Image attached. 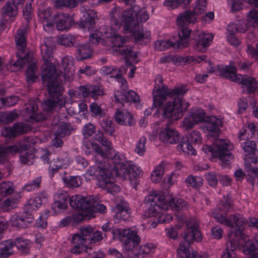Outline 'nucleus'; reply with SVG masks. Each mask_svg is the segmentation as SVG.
<instances>
[{"label": "nucleus", "instance_id": "2eb2a0df", "mask_svg": "<svg viewBox=\"0 0 258 258\" xmlns=\"http://www.w3.org/2000/svg\"><path fill=\"white\" fill-rule=\"evenodd\" d=\"M198 36L196 38V44L195 49L199 52H205L211 43L214 36L211 33L198 32Z\"/></svg>", "mask_w": 258, "mask_h": 258}, {"label": "nucleus", "instance_id": "f03ea898", "mask_svg": "<svg viewBox=\"0 0 258 258\" xmlns=\"http://www.w3.org/2000/svg\"><path fill=\"white\" fill-rule=\"evenodd\" d=\"M41 53L44 61L42 72V80L47 87L50 96L55 97L61 95L62 87L59 79L60 71L56 69L55 61L52 62V56L51 48L46 44L40 46Z\"/></svg>", "mask_w": 258, "mask_h": 258}, {"label": "nucleus", "instance_id": "bf43d9fd", "mask_svg": "<svg viewBox=\"0 0 258 258\" xmlns=\"http://www.w3.org/2000/svg\"><path fill=\"white\" fill-rule=\"evenodd\" d=\"M175 174L172 172L169 175H167L163 179V181L161 184V187L163 190V192L167 191L171 186H172L174 183V177Z\"/></svg>", "mask_w": 258, "mask_h": 258}, {"label": "nucleus", "instance_id": "c756f323", "mask_svg": "<svg viewBox=\"0 0 258 258\" xmlns=\"http://www.w3.org/2000/svg\"><path fill=\"white\" fill-rule=\"evenodd\" d=\"M197 20V17L191 11H185L180 14L177 18V24L184 27L190 23H194Z\"/></svg>", "mask_w": 258, "mask_h": 258}, {"label": "nucleus", "instance_id": "2f4dec72", "mask_svg": "<svg viewBox=\"0 0 258 258\" xmlns=\"http://www.w3.org/2000/svg\"><path fill=\"white\" fill-rule=\"evenodd\" d=\"M242 244V243L238 242L237 240H232V238H229V241L226 243V248L223 251L221 258H235L234 251Z\"/></svg>", "mask_w": 258, "mask_h": 258}, {"label": "nucleus", "instance_id": "8fccbe9b", "mask_svg": "<svg viewBox=\"0 0 258 258\" xmlns=\"http://www.w3.org/2000/svg\"><path fill=\"white\" fill-rule=\"evenodd\" d=\"M78 2L77 0H55L54 6L59 9L63 7L74 8L78 6Z\"/></svg>", "mask_w": 258, "mask_h": 258}, {"label": "nucleus", "instance_id": "4be33fe9", "mask_svg": "<svg viewBox=\"0 0 258 258\" xmlns=\"http://www.w3.org/2000/svg\"><path fill=\"white\" fill-rule=\"evenodd\" d=\"M56 27L59 31L68 30L72 23L73 19L68 14L58 13L54 16Z\"/></svg>", "mask_w": 258, "mask_h": 258}, {"label": "nucleus", "instance_id": "412c9836", "mask_svg": "<svg viewBox=\"0 0 258 258\" xmlns=\"http://www.w3.org/2000/svg\"><path fill=\"white\" fill-rule=\"evenodd\" d=\"M241 147L245 152V156H249L252 163L258 162V151L254 141L247 140L241 144Z\"/></svg>", "mask_w": 258, "mask_h": 258}, {"label": "nucleus", "instance_id": "09e8293b", "mask_svg": "<svg viewBox=\"0 0 258 258\" xmlns=\"http://www.w3.org/2000/svg\"><path fill=\"white\" fill-rule=\"evenodd\" d=\"M63 181L66 186L70 188L77 187L82 183L81 178L79 176L63 178Z\"/></svg>", "mask_w": 258, "mask_h": 258}, {"label": "nucleus", "instance_id": "aec40b11", "mask_svg": "<svg viewBox=\"0 0 258 258\" xmlns=\"http://www.w3.org/2000/svg\"><path fill=\"white\" fill-rule=\"evenodd\" d=\"M51 10L48 7H40L37 12L39 21L43 24L46 31H49L52 27L50 20L52 13Z\"/></svg>", "mask_w": 258, "mask_h": 258}, {"label": "nucleus", "instance_id": "cd10ccee", "mask_svg": "<svg viewBox=\"0 0 258 258\" xmlns=\"http://www.w3.org/2000/svg\"><path fill=\"white\" fill-rule=\"evenodd\" d=\"M67 195H56L54 198L52 209L56 214L63 212L68 207Z\"/></svg>", "mask_w": 258, "mask_h": 258}, {"label": "nucleus", "instance_id": "e433bc0d", "mask_svg": "<svg viewBox=\"0 0 258 258\" xmlns=\"http://www.w3.org/2000/svg\"><path fill=\"white\" fill-rule=\"evenodd\" d=\"M251 25H249L247 20L242 19L236 21L234 23H232L228 25L230 31H235L236 32L244 33L249 28Z\"/></svg>", "mask_w": 258, "mask_h": 258}, {"label": "nucleus", "instance_id": "7c9ffc66", "mask_svg": "<svg viewBox=\"0 0 258 258\" xmlns=\"http://www.w3.org/2000/svg\"><path fill=\"white\" fill-rule=\"evenodd\" d=\"M21 198L20 195H14L8 198L4 197L1 200V209L7 212L14 209Z\"/></svg>", "mask_w": 258, "mask_h": 258}, {"label": "nucleus", "instance_id": "1a4fd4ad", "mask_svg": "<svg viewBox=\"0 0 258 258\" xmlns=\"http://www.w3.org/2000/svg\"><path fill=\"white\" fill-rule=\"evenodd\" d=\"M233 148V145L228 140L218 139L215 141L213 147L207 145H204L202 150L206 153H211L215 157H218L221 165L225 167L229 164V161L233 158L229 151Z\"/></svg>", "mask_w": 258, "mask_h": 258}, {"label": "nucleus", "instance_id": "bb28decb", "mask_svg": "<svg viewBox=\"0 0 258 258\" xmlns=\"http://www.w3.org/2000/svg\"><path fill=\"white\" fill-rule=\"evenodd\" d=\"M84 20L80 21V26L84 29L89 31L93 28L95 20L97 18L96 12L93 10H86L85 14H84Z\"/></svg>", "mask_w": 258, "mask_h": 258}, {"label": "nucleus", "instance_id": "0e129e2a", "mask_svg": "<svg viewBox=\"0 0 258 258\" xmlns=\"http://www.w3.org/2000/svg\"><path fill=\"white\" fill-rule=\"evenodd\" d=\"M19 148L15 145L7 146L6 147L0 146V157L8 156L18 152Z\"/></svg>", "mask_w": 258, "mask_h": 258}, {"label": "nucleus", "instance_id": "13d9d810", "mask_svg": "<svg viewBox=\"0 0 258 258\" xmlns=\"http://www.w3.org/2000/svg\"><path fill=\"white\" fill-rule=\"evenodd\" d=\"M247 168V179L252 185H253L256 179L258 177V169L256 167L249 166L245 164Z\"/></svg>", "mask_w": 258, "mask_h": 258}, {"label": "nucleus", "instance_id": "79ce46f5", "mask_svg": "<svg viewBox=\"0 0 258 258\" xmlns=\"http://www.w3.org/2000/svg\"><path fill=\"white\" fill-rule=\"evenodd\" d=\"M101 144L105 148V150H103L100 146V152H98V154L104 158L108 157H111L114 153V149L113 148V145L111 142L106 139H105Z\"/></svg>", "mask_w": 258, "mask_h": 258}, {"label": "nucleus", "instance_id": "774afa93", "mask_svg": "<svg viewBox=\"0 0 258 258\" xmlns=\"http://www.w3.org/2000/svg\"><path fill=\"white\" fill-rule=\"evenodd\" d=\"M87 212L85 214H82L80 212H76L71 215V217L72 221V226H74L79 224H80L83 221L87 218H89V217L87 216Z\"/></svg>", "mask_w": 258, "mask_h": 258}, {"label": "nucleus", "instance_id": "a19ab883", "mask_svg": "<svg viewBox=\"0 0 258 258\" xmlns=\"http://www.w3.org/2000/svg\"><path fill=\"white\" fill-rule=\"evenodd\" d=\"M256 132L255 126L253 123L248 124L247 130L245 127L241 128L239 133V139L240 140L248 139L252 138L255 135Z\"/></svg>", "mask_w": 258, "mask_h": 258}, {"label": "nucleus", "instance_id": "6e6d98bb", "mask_svg": "<svg viewBox=\"0 0 258 258\" xmlns=\"http://www.w3.org/2000/svg\"><path fill=\"white\" fill-rule=\"evenodd\" d=\"M203 181V180L201 177L192 175L188 176L185 180L186 183L189 186L196 189L202 185Z\"/></svg>", "mask_w": 258, "mask_h": 258}, {"label": "nucleus", "instance_id": "0eeeda50", "mask_svg": "<svg viewBox=\"0 0 258 258\" xmlns=\"http://www.w3.org/2000/svg\"><path fill=\"white\" fill-rule=\"evenodd\" d=\"M219 71L221 76L231 81L240 84L243 92L246 93L254 92L258 86L256 81L247 76L236 74V68L231 63L228 66L220 67Z\"/></svg>", "mask_w": 258, "mask_h": 258}, {"label": "nucleus", "instance_id": "9d476101", "mask_svg": "<svg viewBox=\"0 0 258 258\" xmlns=\"http://www.w3.org/2000/svg\"><path fill=\"white\" fill-rule=\"evenodd\" d=\"M145 199L151 202V205L163 209L172 208L176 210H179L181 208L186 206V202L183 200L172 198L170 195H149Z\"/></svg>", "mask_w": 258, "mask_h": 258}, {"label": "nucleus", "instance_id": "864d4df0", "mask_svg": "<svg viewBox=\"0 0 258 258\" xmlns=\"http://www.w3.org/2000/svg\"><path fill=\"white\" fill-rule=\"evenodd\" d=\"M19 114L14 110L11 112H3L0 114V122L9 123L17 119Z\"/></svg>", "mask_w": 258, "mask_h": 258}, {"label": "nucleus", "instance_id": "4c0bfd02", "mask_svg": "<svg viewBox=\"0 0 258 258\" xmlns=\"http://www.w3.org/2000/svg\"><path fill=\"white\" fill-rule=\"evenodd\" d=\"M14 246V242L10 239L6 240L1 244L0 258H7L13 253L12 249Z\"/></svg>", "mask_w": 258, "mask_h": 258}, {"label": "nucleus", "instance_id": "3c124183", "mask_svg": "<svg viewBox=\"0 0 258 258\" xmlns=\"http://www.w3.org/2000/svg\"><path fill=\"white\" fill-rule=\"evenodd\" d=\"M35 155L33 150L25 151L21 153L20 155V160L21 163L31 165L33 163V160Z\"/></svg>", "mask_w": 258, "mask_h": 258}, {"label": "nucleus", "instance_id": "9b49d317", "mask_svg": "<svg viewBox=\"0 0 258 258\" xmlns=\"http://www.w3.org/2000/svg\"><path fill=\"white\" fill-rule=\"evenodd\" d=\"M33 199H30L24 207V215H14L11 219V224L13 227L25 228L28 224L33 222Z\"/></svg>", "mask_w": 258, "mask_h": 258}, {"label": "nucleus", "instance_id": "c9c22d12", "mask_svg": "<svg viewBox=\"0 0 258 258\" xmlns=\"http://www.w3.org/2000/svg\"><path fill=\"white\" fill-rule=\"evenodd\" d=\"M77 57L83 60L90 58L93 54L92 48L87 44H81L76 46Z\"/></svg>", "mask_w": 258, "mask_h": 258}, {"label": "nucleus", "instance_id": "de8ad7c7", "mask_svg": "<svg viewBox=\"0 0 258 258\" xmlns=\"http://www.w3.org/2000/svg\"><path fill=\"white\" fill-rule=\"evenodd\" d=\"M244 242H245L243 247V252L245 254L250 255L252 253L255 252V251L258 249V241L257 240L249 241L247 237V240Z\"/></svg>", "mask_w": 258, "mask_h": 258}, {"label": "nucleus", "instance_id": "423d86ee", "mask_svg": "<svg viewBox=\"0 0 258 258\" xmlns=\"http://www.w3.org/2000/svg\"><path fill=\"white\" fill-rule=\"evenodd\" d=\"M110 15V26L104 29L103 35L111 42L113 51L115 52L120 46L125 43L126 38L117 33L122 25L121 9L115 8L111 11Z\"/></svg>", "mask_w": 258, "mask_h": 258}, {"label": "nucleus", "instance_id": "69168bd1", "mask_svg": "<svg viewBox=\"0 0 258 258\" xmlns=\"http://www.w3.org/2000/svg\"><path fill=\"white\" fill-rule=\"evenodd\" d=\"M90 111L95 117L100 118L105 114L104 110L101 108L100 105L95 102L92 103L90 105Z\"/></svg>", "mask_w": 258, "mask_h": 258}, {"label": "nucleus", "instance_id": "dca6fc26", "mask_svg": "<svg viewBox=\"0 0 258 258\" xmlns=\"http://www.w3.org/2000/svg\"><path fill=\"white\" fill-rule=\"evenodd\" d=\"M129 209L128 203L123 200H119V201L116 203L115 207V210L116 211V214L113 218L115 223H119L122 220H128L130 217Z\"/></svg>", "mask_w": 258, "mask_h": 258}, {"label": "nucleus", "instance_id": "6ab92c4d", "mask_svg": "<svg viewBox=\"0 0 258 258\" xmlns=\"http://www.w3.org/2000/svg\"><path fill=\"white\" fill-rule=\"evenodd\" d=\"M160 140L167 144H176L180 139L179 133L171 127H166L159 134Z\"/></svg>", "mask_w": 258, "mask_h": 258}, {"label": "nucleus", "instance_id": "f3484780", "mask_svg": "<svg viewBox=\"0 0 258 258\" xmlns=\"http://www.w3.org/2000/svg\"><path fill=\"white\" fill-rule=\"evenodd\" d=\"M113 238H119L122 241H140L141 239L137 232L130 229H115L112 230Z\"/></svg>", "mask_w": 258, "mask_h": 258}, {"label": "nucleus", "instance_id": "393cba45", "mask_svg": "<svg viewBox=\"0 0 258 258\" xmlns=\"http://www.w3.org/2000/svg\"><path fill=\"white\" fill-rule=\"evenodd\" d=\"M116 173L118 176H122L124 178L131 179L133 177H136L140 176L142 171L140 168L136 165L131 164L129 165L128 169L123 167L119 169H116Z\"/></svg>", "mask_w": 258, "mask_h": 258}, {"label": "nucleus", "instance_id": "7ed1b4c3", "mask_svg": "<svg viewBox=\"0 0 258 258\" xmlns=\"http://www.w3.org/2000/svg\"><path fill=\"white\" fill-rule=\"evenodd\" d=\"M139 9L138 6H135L121 12L120 18L123 22L124 29L131 33L136 41L144 39L149 40L150 33L146 32L144 33L141 25L142 22L148 20L149 16L145 9L139 10Z\"/></svg>", "mask_w": 258, "mask_h": 258}, {"label": "nucleus", "instance_id": "a211bd4d", "mask_svg": "<svg viewBox=\"0 0 258 258\" xmlns=\"http://www.w3.org/2000/svg\"><path fill=\"white\" fill-rule=\"evenodd\" d=\"M222 125V122L220 118L215 116H211L208 117L203 126V130L208 132L209 136L217 137L220 131L219 127Z\"/></svg>", "mask_w": 258, "mask_h": 258}, {"label": "nucleus", "instance_id": "a878e982", "mask_svg": "<svg viewBox=\"0 0 258 258\" xmlns=\"http://www.w3.org/2000/svg\"><path fill=\"white\" fill-rule=\"evenodd\" d=\"M62 66L64 70V79L68 81L73 80L75 72L73 57L70 56L63 57L62 59Z\"/></svg>", "mask_w": 258, "mask_h": 258}, {"label": "nucleus", "instance_id": "37998d69", "mask_svg": "<svg viewBox=\"0 0 258 258\" xmlns=\"http://www.w3.org/2000/svg\"><path fill=\"white\" fill-rule=\"evenodd\" d=\"M190 141L187 139L183 138L181 142L177 146V149L178 151L186 153L188 154L196 155V151L194 149L192 146L189 143Z\"/></svg>", "mask_w": 258, "mask_h": 258}, {"label": "nucleus", "instance_id": "4468645a", "mask_svg": "<svg viewBox=\"0 0 258 258\" xmlns=\"http://www.w3.org/2000/svg\"><path fill=\"white\" fill-rule=\"evenodd\" d=\"M31 126L25 123L19 122L14 123L12 127H5L1 132L4 137H14L25 134L31 130Z\"/></svg>", "mask_w": 258, "mask_h": 258}, {"label": "nucleus", "instance_id": "c03bdc74", "mask_svg": "<svg viewBox=\"0 0 258 258\" xmlns=\"http://www.w3.org/2000/svg\"><path fill=\"white\" fill-rule=\"evenodd\" d=\"M68 165L67 161L64 159L57 158L53 159L50 163L49 170L53 174L56 172L60 168H66Z\"/></svg>", "mask_w": 258, "mask_h": 258}, {"label": "nucleus", "instance_id": "72a5a7b5", "mask_svg": "<svg viewBox=\"0 0 258 258\" xmlns=\"http://www.w3.org/2000/svg\"><path fill=\"white\" fill-rule=\"evenodd\" d=\"M167 165L165 162H162L156 166L151 174V179L155 183H159L164 174L165 169Z\"/></svg>", "mask_w": 258, "mask_h": 258}, {"label": "nucleus", "instance_id": "473e14b6", "mask_svg": "<svg viewBox=\"0 0 258 258\" xmlns=\"http://www.w3.org/2000/svg\"><path fill=\"white\" fill-rule=\"evenodd\" d=\"M115 52H116L117 54H120L124 56L126 62L130 60L137 62L136 58L138 57V54L136 52L133 50L132 47L130 46H126L123 44Z\"/></svg>", "mask_w": 258, "mask_h": 258}, {"label": "nucleus", "instance_id": "5fc2aeb1", "mask_svg": "<svg viewBox=\"0 0 258 258\" xmlns=\"http://www.w3.org/2000/svg\"><path fill=\"white\" fill-rule=\"evenodd\" d=\"M157 40L155 42L154 46L156 50L159 51L165 50L171 47H173L172 39Z\"/></svg>", "mask_w": 258, "mask_h": 258}, {"label": "nucleus", "instance_id": "f704fd0d", "mask_svg": "<svg viewBox=\"0 0 258 258\" xmlns=\"http://www.w3.org/2000/svg\"><path fill=\"white\" fill-rule=\"evenodd\" d=\"M86 242L80 234H74L72 237L74 246L71 250V252L77 254L81 253L83 250V245Z\"/></svg>", "mask_w": 258, "mask_h": 258}, {"label": "nucleus", "instance_id": "6e6552de", "mask_svg": "<svg viewBox=\"0 0 258 258\" xmlns=\"http://www.w3.org/2000/svg\"><path fill=\"white\" fill-rule=\"evenodd\" d=\"M199 227V224L196 220L190 219L187 221L186 228L183 236L185 242H181L177 249L178 257L188 258L191 254L188 249L190 244L194 241L200 242L202 240V235Z\"/></svg>", "mask_w": 258, "mask_h": 258}, {"label": "nucleus", "instance_id": "680f3d73", "mask_svg": "<svg viewBox=\"0 0 258 258\" xmlns=\"http://www.w3.org/2000/svg\"><path fill=\"white\" fill-rule=\"evenodd\" d=\"M207 10L206 0H196V6L194 8L192 13L194 14L199 15L204 13Z\"/></svg>", "mask_w": 258, "mask_h": 258}, {"label": "nucleus", "instance_id": "5701e85b", "mask_svg": "<svg viewBox=\"0 0 258 258\" xmlns=\"http://www.w3.org/2000/svg\"><path fill=\"white\" fill-rule=\"evenodd\" d=\"M52 125L55 131V135L60 138L69 135L72 130L70 123L61 121L55 118L52 121Z\"/></svg>", "mask_w": 258, "mask_h": 258}, {"label": "nucleus", "instance_id": "c85d7f7f", "mask_svg": "<svg viewBox=\"0 0 258 258\" xmlns=\"http://www.w3.org/2000/svg\"><path fill=\"white\" fill-rule=\"evenodd\" d=\"M116 122L120 125H131L135 121L132 115L127 110H117L115 115Z\"/></svg>", "mask_w": 258, "mask_h": 258}, {"label": "nucleus", "instance_id": "a18cd8bd", "mask_svg": "<svg viewBox=\"0 0 258 258\" xmlns=\"http://www.w3.org/2000/svg\"><path fill=\"white\" fill-rule=\"evenodd\" d=\"M189 115L197 124L203 122L205 120V112L201 108L192 109L189 112Z\"/></svg>", "mask_w": 258, "mask_h": 258}, {"label": "nucleus", "instance_id": "e2e57ef3", "mask_svg": "<svg viewBox=\"0 0 258 258\" xmlns=\"http://www.w3.org/2000/svg\"><path fill=\"white\" fill-rule=\"evenodd\" d=\"M140 241L134 240L131 241H123L124 248L126 251H131L132 254H136V250H138Z\"/></svg>", "mask_w": 258, "mask_h": 258}, {"label": "nucleus", "instance_id": "4d7b16f0", "mask_svg": "<svg viewBox=\"0 0 258 258\" xmlns=\"http://www.w3.org/2000/svg\"><path fill=\"white\" fill-rule=\"evenodd\" d=\"M106 28L107 27H105L102 28L101 31H95L94 33L90 34L89 41L93 44H97L101 42L102 39L106 38L103 35L104 29Z\"/></svg>", "mask_w": 258, "mask_h": 258}, {"label": "nucleus", "instance_id": "39448f33", "mask_svg": "<svg viewBox=\"0 0 258 258\" xmlns=\"http://www.w3.org/2000/svg\"><path fill=\"white\" fill-rule=\"evenodd\" d=\"M100 201L94 195L82 197L81 195H75L70 198V206L74 209H79L87 212L89 219L95 217L97 212L105 213L106 211V207L99 204Z\"/></svg>", "mask_w": 258, "mask_h": 258}, {"label": "nucleus", "instance_id": "b1692460", "mask_svg": "<svg viewBox=\"0 0 258 258\" xmlns=\"http://www.w3.org/2000/svg\"><path fill=\"white\" fill-rule=\"evenodd\" d=\"M190 30L186 28H183L178 32V39L173 40V47L181 49L188 46Z\"/></svg>", "mask_w": 258, "mask_h": 258}, {"label": "nucleus", "instance_id": "052dcab7", "mask_svg": "<svg viewBox=\"0 0 258 258\" xmlns=\"http://www.w3.org/2000/svg\"><path fill=\"white\" fill-rule=\"evenodd\" d=\"M147 142V139L145 137H142L137 142L135 152L139 156H143L146 152L145 144Z\"/></svg>", "mask_w": 258, "mask_h": 258}, {"label": "nucleus", "instance_id": "338daca9", "mask_svg": "<svg viewBox=\"0 0 258 258\" xmlns=\"http://www.w3.org/2000/svg\"><path fill=\"white\" fill-rule=\"evenodd\" d=\"M101 72L105 75H110V77L116 78L120 73L119 70L112 66H104L101 69Z\"/></svg>", "mask_w": 258, "mask_h": 258}, {"label": "nucleus", "instance_id": "f257e3e1", "mask_svg": "<svg viewBox=\"0 0 258 258\" xmlns=\"http://www.w3.org/2000/svg\"><path fill=\"white\" fill-rule=\"evenodd\" d=\"M187 90L183 86L176 87L169 89L166 86L162 85L155 86L152 94L153 96V105L159 108L164 101L168 98H173L172 102L168 101L163 109V116L165 118L177 120L181 118L183 113L186 111L189 104L182 97L186 93Z\"/></svg>", "mask_w": 258, "mask_h": 258}, {"label": "nucleus", "instance_id": "58836bf2", "mask_svg": "<svg viewBox=\"0 0 258 258\" xmlns=\"http://www.w3.org/2000/svg\"><path fill=\"white\" fill-rule=\"evenodd\" d=\"M27 29H19L17 31V35L15 36V41L17 47L19 50L23 53L26 46V37L25 32Z\"/></svg>", "mask_w": 258, "mask_h": 258}, {"label": "nucleus", "instance_id": "ddd939ff", "mask_svg": "<svg viewBox=\"0 0 258 258\" xmlns=\"http://www.w3.org/2000/svg\"><path fill=\"white\" fill-rule=\"evenodd\" d=\"M233 222L237 229H235L234 232L230 231L228 235L229 238H232V240H237L238 242L242 243V241H246L247 236L243 232L244 228V224L246 223V220L240 217L239 216L233 215Z\"/></svg>", "mask_w": 258, "mask_h": 258}, {"label": "nucleus", "instance_id": "ea45409f", "mask_svg": "<svg viewBox=\"0 0 258 258\" xmlns=\"http://www.w3.org/2000/svg\"><path fill=\"white\" fill-rule=\"evenodd\" d=\"M22 4H15L13 1L12 3L8 2L3 8V15L10 17H15L17 14L18 7Z\"/></svg>", "mask_w": 258, "mask_h": 258}, {"label": "nucleus", "instance_id": "49530a36", "mask_svg": "<svg viewBox=\"0 0 258 258\" xmlns=\"http://www.w3.org/2000/svg\"><path fill=\"white\" fill-rule=\"evenodd\" d=\"M14 245L17 248L24 252H28L31 241L29 240L24 239L22 237H18L14 241Z\"/></svg>", "mask_w": 258, "mask_h": 258}, {"label": "nucleus", "instance_id": "f8f14e48", "mask_svg": "<svg viewBox=\"0 0 258 258\" xmlns=\"http://www.w3.org/2000/svg\"><path fill=\"white\" fill-rule=\"evenodd\" d=\"M25 116L26 120L31 122H38L45 119V116L41 113L37 112L38 104L36 100L30 99L25 104Z\"/></svg>", "mask_w": 258, "mask_h": 258}, {"label": "nucleus", "instance_id": "603ef678", "mask_svg": "<svg viewBox=\"0 0 258 258\" xmlns=\"http://www.w3.org/2000/svg\"><path fill=\"white\" fill-rule=\"evenodd\" d=\"M57 43L64 46H72L75 43V37L70 34L62 35L58 38Z\"/></svg>", "mask_w": 258, "mask_h": 258}, {"label": "nucleus", "instance_id": "20e7f679", "mask_svg": "<svg viewBox=\"0 0 258 258\" xmlns=\"http://www.w3.org/2000/svg\"><path fill=\"white\" fill-rule=\"evenodd\" d=\"M110 167L106 162L97 163L96 165L90 166L87 170L86 178L87 179L88 176H96L99 179V186L103 189L110 194L119 192L120 186L111 181L112 169Z\"/></svg>", "mask_w": 258, "mask_h": 258}]
</instances>
